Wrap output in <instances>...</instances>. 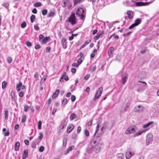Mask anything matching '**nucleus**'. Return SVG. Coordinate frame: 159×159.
<instances>
[{
	"mask_svg": "<svg viewBox=\"0 0 159 159\" xmlns=\"http://www.w3.org/2000/svg\"><path fill=\"white\" fill-rule=\"evenodd\" d=\"M66 75V72H64L62 75H61V79L60 80V81L61 82H62L64 81L63 78H64V76H65Z\"/></svg>",
	"mask_w": 159,
	"mask_h": 159,
	"instance_id": "obj_23",
	"label": "nucleus"
},
{
	"mask_svg": "<svg viewBox=\"0 0 159 159\" xmlns=\"http://www.w3.org/2000/svg\"><path fill=\"white\" fill-rule=\"evenodd\" d=\"M23 156L27 157L28 156V150H25L23 152Z\"/></svg>",
	"mask_w": 159,
	"mask_h": 159,
	"instance_id": "obj_25",
	"label": "nucleus"
},
{
	"mask_svg": "<svg viewBox=\"0 0 159 159\" xmlns=\"http://www.w3.org/2000/svg\"><path fill=\"white\" fill-rule=\"evenodd\" d=\"M7 61L8 63H11L12 61V58L11 57H8L7 58Z\"/></svg>",
	"mask_w": 159,
	"mask_h": 159,
	"instance_id": "obj_36",
	"label": "nucleus"
},
{
	"mask_svg": "<svg viewBox=\"0 0 159 159\" xmlns=\"http://www.w3.org/2000/svg\"><path fill=\"white\" fill-rule=\"evenodd\" d=\"M35 18V16L34 15H32L30 17L31 21L32 23H33L34 21V20Z\"/></svg>",
	"mask_w": 159,
	"mask_h": 159,
	"instance_id": "obj_33",
	"label": "nucleus"
},
{
	"mask_svg": "<svg viewBox=\"0 0 159 159\" xmlns=\"http://www.w3.org/2000/svg\"><path fill=\"white\" fill-rule=\"evenodd\" d=\"M7 84V82L4 81L2 82V89H4L6 87Z\"/></svg>",
	"mask_w": 159,
	"mask_h": 159,
	"instance_id": "obj_26",
	"label": "nucleus"
},
{
	"mask_svg": "<svg viewBox=\"0 0 159 159\" xmlns=\"http://www.w3.org/2000/svg\"><path fill=\"white\" fill-rule=\"evenodd\" d=\"M79 65L78 63L77 64L76 63H73L72 65V66L76 67H78Z\"/></svg>",
	"mask_w": 159,
	"mask_h": 159,
	"instance_id": "obj_61",
	"label": "nucleus"
},
{
	"mask_svg": "<svg viewBox=\"0 0 159 159\" xmlns=\"http://www.w3.org/2000/svg\"><path fill=\"white\" fill-rule=\"evenodd\" d=\"M96 69V66L95 65L94 66H93L92 67V68L91 69V71L92 72L94 71Z\"/></svg>",
	"mask_w": 159,
	"mask_h": 159,
	"instance_id": "obj_64",
	"label": "nucleus"
},
{
	"mask_svg": "<svg viewBox=\"0 0 159 159\" xmlns=\"http://www.w3.org/2000/svg\"><path fill=\"white\" fill-rule=\"evenodd\" d=\"M136 26V25L135 23H133L129 27L128 29H131Z\"/></svg>",
	"mask_w": 159,
	"mask_h": 159,
	"instance_id": "obj_42",
	"label": "nucleus"
},
{
	"mask_svg": "<svg viewBox=\"0 0 159 159\" xmlns=\"http://www.w3.org/2000/svg\"><path fill=\"white\" fill-rule=\"evenodd\" d=\"M82 0H74V5H76L78 3H80V1Z\"/></svg>",
	"mask_w": 159,
	"mask_h": 159,
	"instance_id": "obj_52",
	"label": "nucleus"
},
{
	"mask_svg": "<svg viewBox=\"0 0 159 159\" xmlns=\"http://www.w3.org/2000/svg\"><path fill=\"white\" fill-rule=\"evenodd\" d=\"M66 40L65 38H63L61 40V43L62 44V46L64 49H66L67 48V42L66 41Z\"/></svg>",
	"mask_w": 159,
	"mask_h": 159,
	"instance_id": "obj_11",
	"label": "nucleus"
},
{
	"mask_svg": "<svg viewBox=\"0 0 159 159\" xmlns=\"http://www.w3.org/2000/svg\"><path fill=\"white\" fill-rule=\"evenodd\" d=\"M43 34H41L39 35V41H41V40H42V39H43L44 38H43Z\"/></svg>",
	"mask_w": 159,
	"mask_h": 159,
	"instance_id": "obj_59",
	"label": "nucleus"
},
{
	"mask_svg": "<svg viewBox=\"0 0 159 159\" xmlns=\"http://www.w3.org/2000/svg\"><path fill=\"white\" fill-rule=\"evenodd\" d=\"M130 104V102H128L127 103V104L126 105V107H125V111H126L128 109L127 108V107H128L129 106Z\"/></svg>",
	"mask_w": 159,
	"mask_h": 159,
	"instance_id": "obj_45",
	"label": "nucleus"
},
{
	"mask_svg": "<svg viewBox=\"0 0 159 159\" xmlns=\"http://www.w3.org/2000/svg\"><path fill=\"white\" fill-rule=\"evenodd\" d=\"M132 33V31H130L127 33H125L123 34V36L124 37H126L129 35L130 34Z\"/></svg>",
	"mask_w": 159,
	"mask_h": 159,
	"instance_id": "obj_56",
	"label": "nucleus"
},
{
	"mask_svg": "<svg viewBox=\"0 0 159 159\" xmlns=\"http://www.w3.org/2000/svg\"><path fill=\"white\" fill-rule=\"evenodd\" d=\"M54 13L52 12V11H50L49 13L48 14V17H49L51 16H52L54 15Z\"/></svg>",
	"mask_w": 159,
	"mask_h": 159,
	"instance_id": "obj_39",
	"label": "nucleus"
},
{
	"mask_svg": "<svg viewBox=\"0 0 159 159\" xmlns=\"http://www.w3.org/2000/svg\"><path fill=\"white\" fill-rule=\"evenodd\" d=\"M43 134L42 132H40L39 133V139L41 140L43 138Z\"/></svg>",
	"mask_w": 159,
	"mask_h": 159,
	"instance_id": "obj_41",
	"label": "nucleus"
},
{
	"mask_svg": "<svg viewBox=\"0 0 159 159\" xmlns=\"http://www.w3.org/2000/svg\"><path fill=\"white\" fill-rule=\"evenodd\" d=\"M144 107L142 105H138L134 107V111L136 112H140L143 111Z\"/></svg>",
	"mask_w": 159,
	"mask_h": 159,
	"instance_id": "obj_7",
	"label": "nucleus"
},
{
	"mask_svg": "<svg viewBox=\"0 0 159 159\" xmlns=\"http://www.w3.org/2000/svg\"><path fill=\"white\" fill-rule=\"evenodd\" d=\"M34 28L36 30H39V27H38V25L35 24L34 25Z\"/></svg>",
	"mask_w": 159,
	"mask_h": 159,
	"instance_id": "obj_54",
	"label": "nucleus"
},
{
	"mask_svg": "<svg viewBox=\"0 0 159 159\" xmlns=\"http://www.w3.org/2000/svg\"><path fill=\"white\" fill-rule=\"evenodd\" d=\"M31 147L32 148H35L36 147V143L34 142H33L32 143L31 145Z\"/></svg>",
	"mask_w": 159,
	"mask_h": 159,
	"instance_id": "obj_50",
	"label": "nucleus"
},
{
	"mask_svg": "<svg viewBox=\"0 0 159 159\" xmlns=\"http://www.w3.org/2000/svg\"><path fill=\"white\" fill-rule=\"evenodd\" d=\"M20 146V143L19 142H16L15 144V150L16 151H18L19 150V147Z\"/></svg>",
	"mask_w": 159,
	"mask_h": 159,
	"instance_id": "obj_18",
	"label": "nucleus"
},
{
	"mask_svg": "<svg viewBox=\"0 0 159 159\" xmlns=\"http://www.w3.org/2000/svg\"><path fill=\"white\" fill-rule=\"evenodd\" d=\"M141 19L137 18L135 20L134 23H135L136 25V26H138L141 23Z\"/></svg>",
	"mask_w": 159,
	"mask_h": 159,
	"instance_id": "obj_19",
	"label": "nucleus"
},
{
	"mask_svg": "<svg viewBox=\"0 0 159 159\" xmlns=\"http://www.w3.org/2000/svg\"><path fill=\"white\" fill-rule=\"evenodd\" d=\"M67 1H66V0H63V3L62 4V6L63 7H65L66 4L67 3Z\"/></svg>",
	"mask_w": 159,
	"mask_h": 159,
	"instance_id": "obj_47",
	"label": "nucleus"
},
{
	"mask_svg": "<svg viewBox=\"0 0 159 159\" xmlns=\"http://www.w3.org/2000/svg\"><path fill=\"white\" fill-rule=\"evenodd\" d=\"M151 2H136L135 3V5L136 6H146L149 3Z\"/></svg>",
	"mask_w": 159,
	"mask_h": 159,
	"instance_id": "obj_9",
	"label": "nucleus"
},
{
	"mask_svg": "<svg viewBox=\"0 0 159 159\" xmlns=\"http://www.w3.org/2000/svg\"><path fill=\"white\" fill-rule=\"evenodd\" d=\"M77 136V134L76 133H73L72 135V138L73 139H75Z\"/></svg>",
	"mask_w": 159,
	"mask_h": 159,
	"instance_id": "obj_55",
	"label": "nucleus"
},
{
	"mask_svg": "<svg viewBox=\"0 0 159 159\" xmlns=\"http://www.w3.org/2000/svg\"><path fill=\"white\" fill-rule=\"evenodd\" d=\"M26 25V23L25 21H24L21 25V27L22 28H25Z\"/></svg>",
	"mask_w": 159,
	"mask_h": 159,
	"instance_id": "obj_43",
	"label": "nucleus"
},
{
	"mask_svg": "<svg viewBox=\"0 0 159 159\" xmlns=\"http://www.w3.org/2000/svg\"><path fill=\"white\" fill-rule=\"evenodd\" d=\"M84 134L86 137H88L89 136V131L87 129H85L84 130Z\"/></svg>",
	"mask_w": 159,
	"mask_h": 159,
	"instance_id": "obj_29",
	"label": "nucleus"
},
{
	"mask_svg": "<svg viewBox=\"0 0 159 159\" xmlns=\"http://www.w3.org/2000/svg\"><path fill=\"white\" fill-rule=\"evenodd\" d=\"M26 44L28 47H30L32 46V43L28 41H26Z\"/></svg>",
	"mask_w": 159,
	"mask_h": 159,
	"instance_id": "obj_46",
	"label": "nucleus"
},
{
	"mask_svg": "<svg viewBox=\"0 0 159 159\" xmlns=\"http://www.w3.org/2000/svg\"><path fill=\"white\" fill-rule=\"evenodd\" d=\"M84 14V10L81 8H78L76 12L77 16H80V19L83 20H84L85 18V16Z\"/></svg>",
	"mask_w": 159,
	"mask_h": 159,
	"instance_id": "obj_3",
	"label": "nucleus"
},
{
	"mask_svg": "<svg viewBox=\"0 0 159 159\" xmlns=\"http://www.w3.org/2000/svg\"><path fill=\"white\" fill-rule=\"evenodd\" d=\"M138 82H139V83H143V84H144L145 85L143 86H142L141 84H138V85L140 86V87H142V88H143V87H145L146 86V85H147V84H146V83L145 82L142 81H139V80L138 81Z\"/></svg>",
	"mask_w": 159,
	"mask_h": 159,
	"instance_id": "obj_34",
	"label": "nucleus"
},
{
	"mask_svg": "<svg viewBox=\"0 0 159 159\" xmlns=\"http://www.w3.org/2000/svg\"><path fill=\"white\" fill-rule=\"evenodd\" d=\"M81 127H80V126H79L78 127L77 129V133L79 134L80 133V131H81Z\"/></svg>",
	"mask_w": 159,
	"mask_h": 159,
	"instance_id": "obj_58",
	"label": "nucleus"
},
{
	"mask_svg": "<svg viewBox=\"0 0 159 159\" xmlns=\"http://www.w3.org/2000/svg\"><path fill=\"white\" fill-rule=\"evenodd\" d=\"M90 77V75L87 74L85 76V77H84V79L85 80H87L89 79V78Z\"/></svg>",
	"mask_w": 159,
	"mask_h": 159,
	"instance_id": "obj_53",
	"label": "nucleus"
},
{
	"mask_svg": "<svg viewBox=\"0 0 159 159\" xmlns=\"http://www.w3.org/2000/svg\"><path fill=\"white\" fill-rule=\"evenodd\" d=\"M77 117L76 115H75L74 113H72L70 115V119L71 120H73Z\"/></svg>",
	"mask_w": 159,
	"mask_h": 159,
	"instance_id": "obj_20",
	"label": "nucleus"
},
{
	"mask_svg": "<svg viewBox=\"0 0 159 159\" xmlns=\"http://www.w3.org/2000/svg\"><path fill=\"white\" fill-rule=\"evenodd\" d=\"M153 123V121L150 122H148V123L144 125H143V128H147V127H148V126H149L150 125H152Z\"/></svg>",
	"mask_w": 159,
	"mask_h": 159,
	"instance_id": "obj_21",
	"label": "nucleus"
},
{
	"mask_svg": "<svg viewBox=\"0 0 159 159\" xmlns=\"http://www.w3.org/2000/svg\"><path fill=\"white\" fill-rule=\"evenodd\" d=\"M59 93V89H57L54 93L52 95V98L53 99L56 98L58 95Z\"/></svg>",
	"mask_w": 159,
	"mask_h": 159,
	"instance_id": "obj_14",
	"label": "nucleus"
},
{
	"mask_svg": "<svg viewBox=\"0 0 159 159\" xmlns=\"http://www.w3.org/2000/svg\"><path fill=\"white\" fill-rule=\"evenodd\" d=\"M57 111V109L55 108H53L52 112V114L53 115L55 113H56Z\"/></svg>",
	"mask_w": 159,
	"mask_h": 159,
	"instance_id": "obj_62",
	"label": "nucleus"
},
{
	"mask_svg": "<svg viewBox=\"0 0 159 159\" xmlns=\"http://www.w3.org/2000/svg\"><path fill=\"white\" fill-rule=\"evenodd\" d=\"M92 148L96 153H98L100 151L101 148L102 146V143L97 142L96 141L93 140L91 142Z\"/></svg>",
	"mask_w": 159,
	"mask_h": 159,
	"instance_id": "obj_1",
	"label": "nucleus"
},
{
	"mask_svg": "<svg viewBox=\"0 0 159 159\" xmlns=\"http://www.w3.org/2000/svg\"><path fill=\"white\" fill-rule=\"evenodd\" d=\"M11 99L12 101H15V98L14 96V93L13 91H12L11 93Z\"/></svg>",
	"mask_w": 159,
	"mask_h": 159,
	"instance_id": "obj_28",
	"label": "nucleus"
},
{
	"mask_svg": "<svg viewBox=\"0 0 159 159\" xmlns=\"http://www.w3.org/2000/svg\"><path fill=\"white\" fill-rule=\"evenodd\" d=\"M41 47V45L40 44H37L36 45L35 47L34 48L35 49H37L40 48Z\"/></svg>",
	"mask_w": 159,
	"mask_h": 159,
	"instance_id": "obj_57",
	"label": "nucleus"
},
{
	"mask_svg": "<svg viewBox=\"0 0 159 159\" xmlns=\"http://www.w3.org/2000/svg\"><path fill=\"white\" fill-rule=\"evenodd\" d=\"M153 140V135L151 134H148L147 136V139L146 140V144L148 145L150 143H151Z\"/></svg>",
	"mask_w": 159,
	"mask_h": 159,
	"instance_id": "obj_5",
	"label": "nucleus"
},
{
	"mask_svg": "<svg viewBox=\"0 0 159 159\" xmlns=\"http://www.w3.org/2000/svg\"><path fill=\"white\" fill-rule=\"evenodd\" d=\"M16 90L18 92H19L21 89H24L25 88V86L22 85V83L21 82L19 81V83L16 84Z\"/></svg>",
	"mask_w": 159,
	"mask_h": 159,
	"instance_id": "obj_6",
	"label": "nucleus"
},
{
	"mask_svg": "<svg viewBox=\"0 0 159 159\" xmlns=\"http://www.w3.org/2000/svg\"><path fill=\"white\" fill-rule=\"evenodd\" d=\"M76 99V97L75 96L72 95L71 97V99L72 102H74Z\"/></svg>",
	"mask_w": 159,
	"mask_h": 159,
	"instance_id": "obj_49",
	"label": "nucleus"
},
{
	"mask_svg": "<svg viewBox=\"0 0 159 159\" xmlns=\"http://www.w3.org/2000/svg\"><path fill=\"white\" fill-rule=\"evenodd\" d=\"M2 6L5 7L6 8L8 9L9 7V4L8 2H6L2 5Z\"/></svg>",
	"mask_w": 159,
	"mask_h": 159,
	"instance_id": "obj_30",
	"label": "nucleus"
},
{
	"mask_svg": "<svg viewBox=\"0 0 159 159\" xmlns=\"http://www.w3.org/2000/svg\"><path fill=\"white\" fill-rule=\"evenodd\" d=\"M48 12V11L46 9H43L42 11V14L43 16H45L46 15Z\"/></svg>",
	"mask_w": 159,
	"mask_h": 159,
	"instance_id": "obj_38",
	"label": "nucleus"
},
{
	"mask_svg": "<svg viewBox=\"0 0 159 159\" xmlns=\"http://www.w3.org/2000/svg\"><path fill=\"white\" fill-rule=\"evenodd\" d=\"M44 149V148L43 146H41L39 148V151L40 152H43V151Z\"/></svg>",
	"mask_w": 159,
	"mask_h": 159,
	"instance_id": "obj_48",
	"label": "nucleus"
},
{
	"mask_svg": "<svg viewBox=\"0 0 159 159\" xmlns=\"http://www.w3.org/2000/svg\"><path fill=\"white\" fill-rule=\"evenodd\" d=\"M5 117L6 120L8 119V111L7 110L5 111Z\"/></svg>",
	"mask_w": 159,
	"mask_h": 159,
	"instance_id": "obj_31",
	"label": "nucleus"
},
{
	"mask_svg": "<svg viewBox=\"0 0 159 159\" xmlns=\"http://www.w3.org/2000/svg\"><path fill=\"white\" fill-rule=\"evenodd\" d=\"M51 50V48L50 47H47L46 50V52H49Z\"/></svg>",
	"mask_w": 159,
	"mask_h": 159,
	"instance_id": "obj_63",
	"label": "nucleus"
},
{
	"mask_svg": "<svg viewBox=\"0 0 159 159\" xmlns=\"http://www.w3.org/2000/svg\"><path fill=\"white\" fill-rule=\"evenodd\" d=\"M74 148V146H72L69 147L66 150V152H65L64 154L65 155H66L70 151H71L72 149H73Z\"/></svg>",
	"mask_w": 159,
	"mask_h": 159,
	"instance_id": "obj_16",
	"label": "nucleus"
},
{
	"mask_svg": "<svg viewBox=\"0 0 159 159\" xmlns=\"http://www.w3.org/2000/svg\"><path fill=\"white\" fill-rule=\"evenodd\" d=\"M67 102V100L66 98H64L63 101H62V105L63 107H64L65 105L66 104V103Z\"/></svg>",
	"mask_w": 159,
	"mask_h": 159,
	"instance_id": "obj_22",
	"label": "nucleus"
},
{
	"mask_svg": "<svg viewBox=\"0 0 159 159\" xmlns=\"http://www.w3.org/2000/svg\"><path fill=\"white\" fill-rule=\"evenodd\" d=\"M127 79V77L126 76H125L122 78V83L123 84H125V83L126 82V80Z\"/></svg>",
	"mask_w": 159,
	"mask_h": 159,
	"instance_id": "obj_27",
	"label": "nucleus"
},
{
	"mask_svg": "<svg viewBox=\"0 0 159 159\" xmlns=\"http://www.w3.org/2000/svg\"><path fill=\"white\" fill-rule=\"evenodd\" d=\"M26 117L25 115H24L23 116L22 118V119L21 122L22 123H25L26 120Z\"/></svg>",
	"mask_w": 159,
	"mask_h": 159,
	"instance_id": "obj_37",
	"label": "nucleus"
},
{
	"mask_svg": "<svg viewBox=\"0 0 159 159\" xmlns=\"http://www.w3.org/2000/svg\"><path fill=\"white\" fill-rule=\"evenodd\" d=\"M114 51V48L112 47H110L108 51V55L109 56H110L112 54Z\"/></svg>",
	"mask_w": 159,
	"mask_h": 159,
	"instance_id": "obj_13",
	"label": "nucleus"
},
{
	"mask_svg": "<svg viewBox=\"0 0 159 159\" xmlns=\"http://www.w3.org/2000/svg\"><path fill=\"white\" fill-rule=\"evenodd\" d=\"M49 38L50 37H46L44 38L41 40V43L43 44L46 43H47V41L49 40Z\"/></svg>",
	"mask_w": 159,
	"mask_h": 159,
	"instance_id": "obj_17",
	"label": "nucleus"
},
{
	"mask_svg": "<svg viewBox=\"0 0 159 159\" xmlns=\"http://www.w3.org/2000/svg\"><path fill=\"white\" fill-rule=\"evenodd\" d=\"M24 92L23 91H21L19 93V96L20 97L22 98L24 96Z\"/></svg>",
	"mask_w": 159,
	"mask_h": 159,
	"instance_id": "obj_40",
	"label": "nucleus"
},
{
	"mask_svg": "<svg viewBox=\"0 0 159 159\" xmlns=\"http://www.w3.org/2000/svg\"><path fill=\"white\" fill-rule=\"evenodd\" d=\"M135 131V128L134 126L129 127L125 131V134H129L133 133Z\"/></svg>",
	"mask_w": 159,
	"mask_h": 159,
	"instance_id": "obj_8",
	"label": "nucleus"
},
{
	"mask_svg": "<svg viewBox=\"0 0 159 159\" xmlns=\"http://www.w3.org/2000/svg\"><path fill=\"white\" fill-rule=\"evenodd\" d=\"M134 155L130 151H127L126 152L125 157L127 159H130Z\"/></svg>",
	"mask_w": 159,
	"mask_h": 159,
	"instance_id": "obj_12",
	"label": "nucleus"
},
{
	"mask_svg": "<svg viewBox=\"0 0 159 159\" xmlns=\"http://www.w3.org/2000/svg\"><path fill=\"white\" fill-rule=\"evenodd\" d=\"M102 119L101 118H99L98 119V123H97V128L99 126V125L101 124V123L102 122Z\"/></svg>",
	"mask_w": 159,
	"mask_h": 159,
	"instance_id": "obj_32",
	"label": "nucleus"
},
{
	"mask_svg": "<svg viewBox=\"0 0 159 159\" xmlns=\"http://www.w3.org/2000/svg\"><path fill=\"white\" fill-rule=\"evenodd\" d=\"M127 14L128 16V18L129 19H132L133 18V12L130 11H127Z\"/></svg>",
	"mask_w": 159,
	"mask_h": 159,
	"instance_id": "obj_15",
	"label": "nucleus"
},
{
	"mask_svg": "<svg viewBox=\"0 0 159 159\" xmlns=\"http://www.w3.org/2000/svg\"><path fill=\"white\" fill-rule=\"evenodd\" d=\"M76 18L74 13H72L70 15V17L67 18L66 21L70 22L72 25L76 23Z\"/></svg>",
	"mask_w": 159,
	"mask_h": 159,
	"instance_id": "obj_2",
	"label": "nucleus"
},
{
	"mask_svg": "<svg viewBox=\"0 0 159 159\" xmlns=\"http://www.w3.org/2000/svg\"><path fill=\"white\" fill-rule=\"evenodd\" d=\"M102 88L100 87L99 89L97 90L96 93L93 98V100L95 101L96 99L98 98L100 96L101 94L102 93Z\"/></svg>",
	"mask_w": 159,
	"mask_h": 159,
	"instance_id": "obj_4",
	"label": "nucleus"
},
{
	"mask_svg": "<svg viewBox=\"0 0 159 159\" xmlns=\"http://www.w3.org/2000/svg\"><path fill=\"white\" fill-rule=\"evenodd\" d=\"M77 63L79 65H80V64L82 62V59L80 58V59H79L78 60H77Z\"/></svg>",
	"mask_w": 159,
	"mask_h": 159,
	"instance_id": "obj_60",
	"label": "nucleus"
},
{
	"mask_svg": "<svg viewBox=\"0 0 159 159\" xmlns=\"http://www.w3.org/2000/svg\"><path fill=\"white\" fill-rule=\"evenodd\" d=\"M74 127L73 124H69L67 128V132L68 133H70L74 129Z\"/></svg>",
	"mask_w": 159,
	"mask_h": 159,
	"instance_id": "obj_10",
	"label": "nucleus"
},
{
	"mask_svg": "<svg viewBox=\"0 0 159 159\" xmlns=\"http://www.w3.org/2000/svg\"><path fill=\"white\" fill-rule=\"evenodd\" d=\"M42 5V3L40 2H37L34 4V6L35 7H40Z\"/></svg>",
	"mask_w": 159,
	"mask_h": 159,
	"instance_id": "obj_24",
	"label": "nucleus"
},
{
	"mask_svg": "<svg viewBox=\"0 0 159 159\" xmlns=\"http://www.w3.org/2000/svg\"><path fill=\"white\" fill-rule=\"evenodd\" d=\"M29 106H28L27 105H25L24 106V111L25 112H26L28 111V110L29 109Z\"/></svg>",
	"mask_w": 159,
	"mask_h": 159,
	"instance_id": "obj_51",
	"label": "nucleus"
},
{
	"mask_svg": "<svg viewBox=\"0 0 159 159\" xmlns=\"http://www.w3.org/2000/svg\"><path fill=\"white\" fill-rule=\"evenodd\" d=\"M146 131V130L139 131L138 132L136 133V134L137 136H138V135H140L141 134H142L143 132H145Z\"/></svg>",
	"mask_w": 159,
	"mask_h": 159,
	"instance_id": "obj_35",
	"label": "nucleus"
},
{
	"mask_svg": "<svg viewBox=\"0 0 159 159\" xmlns=\"http://www.w3.org/2000/svg\"><path fill=\"white\" fill-rule=\"evenodd\" d=\"M41 125H42V122L41 121H39L38 122V128L39 129H41Z\"/></svg>",
	"mask_w": 159,
	"mask_h": 159,
	"instance_id": "obj_44",
	"label": "nucleus"
}]
</instances>
